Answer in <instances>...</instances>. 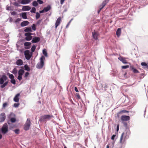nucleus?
I'll return each instance as SVG.
<instances>
[{
  "mask_svg": "<svg viewBox=\"0 0 148 148\" xmlns=\"http://www.w3.org/2000/svg\"><path fill=\"white\" fill-rule=\"evenodd\" d=\"M10 121L12 123H15L16 121V119L15 118H10Z\"/></svg>",
  "mask_w": 148,
  "mask_h": 148,
  "instance_id": "72a5a7b5",
  "label": "nucleus"
},
{
  "mask_svg": "<svg viewBox=\"0 0 148 148\" xmlns=\"http://www.w3.org/2000/svg\"><path fill=\"white\" fill-rule=\"evenodd\" d=\"M118 59L124 64L127 63V61L126 60V58H125L120 56L118 58Z\"/></svg>",
  "mask_w": 148,
  "mask_h": 148,
  "instance_id": "4468645a",
  "label": "nucleus"
},
{
  "mask_svg": "<svg viewBox=\"0 0 148 148\" xmlns=\"http://www.w3.org/2000/svg\"><path fill=\"white\" fill-rule=\"evenodd\" d=\"M51 116L49 115H45L41 116L40 118L39 121L42 122L44 121L46 119H49Z\"/></svg>",
  "mask_w": 148,
  "mask_h": 148,
  "instance_id": "39448f33",
  "label": "nucleus"
},
{
  "mask_svg": "<svg viewBox=\"0 0 148 148\" xmlns=\"http://www.w3.org/2000/svg\"><path fill=\"white\" fill-rule=\"evenodd\" d=\"M65 0H60V3H61V4H62L63 3H64V2Z\"/></svg>",
  "mask_w": 148,
  "mask_h": 148,
  "instance_id": "864d4df0",
  "label": "nucleus"
},
{
  "mask_svg": "<svg viewBox=\"0 0 148 148\" xmlns=\"http://www.w3.org/2000/svg\"><path fill=\"white\" fill-rule=\"evenodd\" d=\"M45 59V57L43 56H42L40 58V62L38 63L36 65V68L38 69H41L42 68L44 64V60Z\"/></svg>",
  "mask_w": 148,
  "mask_h": 148,
  "instance_id": "f03ea898",
  "label": "nucleus"
},
{
  "mask_svg": "<svg viewBox=\"0 0 148 148\" xmlns=\"http://www.w3.org/2000/svg\"><path fill=\"white\" fill-rule=\"evenodd\" d=\"M116 136V135H113L111 137V139L112 140H114V139L115 137Z\"/></svg>",
  "mask_w": 148,
  "mask_h": 148,
  "instance_id": "8fccbe9b",
  "label": "nucleus"
},
{
  "mask_svg": "<svg viewBox=\"0 0 148 148\" xmlns=\"http://www.w3.org/2000/svg\"><path fill=\"white\" fill-rule=\"evenodd\" d=\"M31 1V0H21V1L18 0V2L22 4H26L29 3Z\"/></svg>",
  "mask_w": 148,
  "mask_h": 148,
  "instance_id": "ddd939ff",
  "label": "nucleus"
},
{
  "mask_svg": "<svg viewBox=\"0 0 148 148\" xmlns=\"http://www.w3.org/2000/svg\"><path fill=\"white\" fill-rule=\"evenodd\" d=\"M73 20V18H72L71 19V20L69 21V22L67 24V25L66 27L67 28L69 25L71 21Z\"/></svg>",
  "mask_w": 148,
  "mask_h": 148,
  "instance_id": "a18cd8bd",
  "label": "nucleus"
},
{
  "mask_svg": "<svg viewBox=\"0 0 148 148\" xmlns=\"http://www.w3.org/2000/svg\"><path fill=\"white\" fill-rule=\"evenodd\" d=\"M51 9V6L49 5H48L47 7L44 8L43 9L45 12H47L50 10Z\"/></svg>",
  "mask_w": 148,
  "mask_h": 148,
  "instance_id": "393cba45",
  "label": "nucleus"
},
{
  "mask_svg": "<svg viewBox=\"0 0 148 148\" xmlns=\"http://www.w3.org/2000/svg\"><path fill=\"white\" fill-rule=\"evenodd\" d=\"M17 67H18V68H23V67H22V66H20V67L18 66Z\"/></svg>",
  "mask_w": 148,
  "mask_h": 148,
  "instance_id": "69168bd1",
  "label": "nucleus"
},
{
  "mask_svg": "<svg viewBox=\"0 0 148 148\" xmlns=\"http://www.w3.org/2000/svg\"><path fill=\"white\" fill-rule=\"evenodd\" d=\"M24 31L25 32H32V30L31 27H27L24 29Z\"/></svg>",
  "mask_w": 148,
  "mask_h": 148,
  "instance_id": "bb28decb",
  "label": "nucleus"
},
{
  "mask_svg": "<svg viewBox=\"0 0 148 148\" xmlns=\"http://www.w3.org/2000/svg\"><path fill=\"white\" fill-rule=\"evenodd\" d=\"M75 90L76 92H78V90L76 87H75Z\"/></svg>",
  "mask_w": 148,
  "mask_h": 148,
  "instance_id": "3c124183",
  "label": "nucleus"
},
{
  "mask_svg": "<svg viewBox=\"0 0 148 148\" xmlns=\"http://www.w3.org/2000/svg\"><path fill=\"white\" fill-rule=\"evenodd\" d=\"M121 114L119 113V112H118L117 114V116L118 118L119 117V114Z\"/></svg>",
  "mask_w": 148,
  "mask_h": 148,
  "instance_id": "13d9d810",
  "label": "nucleus"
},
{
  "mask_svg": "<svg viewBox=\"0 0 148 148\" xmlns=\"http://www.w3.org/2000/svg\"><path fill=\"white\" fill-rule=\"evenodd\" d=\"M129 111H127L125 110H122L121 111L119 112V113L121 114H122L123 113H128Z\"/></svg>",
  "mask_w": 148,
  "mask_h": 148,
  "instance_id": "c756f323",
  "label": "nucleus"
},
{
  "mask_svg": "<svg viewBox=\"0 0 148 148\" xmlns=\"http://www.w3.org/2000/svg\"><path fill=\"white\" fill-rule=\"evenodd\" d=\"M43 54L45 56H47V52L45 49H43L42 51Z\"/></svg>",
  "mask_w": 148,
  "mask_h": 148,
  "instance_id": "f704fd0d",
  "label": "nucleus"
},
{
  "mask_svg": "<svg viewBox=\"0 0 148 148\" xmlns=\"http://www.w3.org/2000/svg\"><path fill=\"white\" fill-rule=\"evenodd\" d=\"M31 122L30 119H27L25 124L24 125V129L25 130H29Z\"/></svg>",
  "mask_w": 148,
  "mask_h": 148,
  "instance_id": "7ed1b4c3",
  "label": "nucleus"
},
{
  "mask_svg": "<svg viewBox=\"0 0 148 148\" xmlns=\"http://www.w3.org/2000/svg\"><path fill=\"white\" fill-rule=\"evenodd\" d=\"M45 11L44 9L42 10H40L39 11V12L40 13H43Z\"/></svg>",
  "mask_w": 148,
  "mask_h": 148,
  "instance_id": "5fc2aeb1",
  "label": "nucleus"
},
{
  "mask_svg": "<svg viewBox=\"0 0 148 148\" xmlns=\"http://www.w3.org/2000/svg\"><path fill=\"white\" fill-rule=\"evenodd\" d=\"M29 23V22L27 21H24L21 23V25L22 27H24L27 25Z\"/></svg>",
  "mask_w": 148,
  "mask_h": 148,
  "instance_id": "5701e85b",
  "label": "nucleus"
},
{
  "mask_svg": "<svg viewBox=\"0 0 148 148\" xmlns=\"http://www.w3.org/2000/svg\"><path fill=\"white\" fill-rule=\"evenodd\" d=\"M141 64L143 66H145V68H146V67L147 66V64L145 62H143L141 63Z\"/></svg>",
  "mask_w": 148,
  "mask_h": 148,
  "instance_id": "e433bc0d",
  "label": "nucleus"
},
{
  "mask_svg": "<svg viewBox=\"0 0 148 148\" xmlns=\"http://www.w3.org/2000/svg\"><path fill=\"white\" fill-rule=\"evenodd\" d=\"M16 12H12V14L13 15H14L15 14Z\"/></svg>",
  "mask_w": 148,
  "mask_h": 148,
  "instance_id": "052dcab7",
  "label": "nucleus"
},
{
  "mask_svg": "<svg viewBox=\"0 0 148 148\" xmlns=\"http://www.w3.org/2000/svg\"><path fill=\"white\" fill-rule=\"evenodd\" d=\"M20 96V93H18L17 94L14 98V101L15 102H18L19 101V97Z\"/></svg>",
  "mask_w": 148,
  "mask_h": 148,
  "instance_id": "f3484780",
  "label": "nucleus"
},
{
  "mask_svg": "<svg viewBox=\"0 0 148 148\" xmlns=\"http://www.w3.org/2000/svg\"><path fill=\"white\" fill-rule=\"evenodd\" d=\"M109 0H105L102 3L101 5H100L99 7V10L98 11V13L100 12L101 10L106 5L107 3L108 2Z\"/></svg>",
  "mask_w": 148,
  "mask_h": 148,
  "instance_id": "6e6552de",
  "label": "nucleus"
},
{
  "mask_svg": "<svg viewBox=\"0 0 148 148\" xmlns=\"http://www.w3.org/2000/svg\"><path fill=\"white\" fill-rule=\"evenodd\" d=\"M17 72L18 70L16 68H14L12 71V73L14 74H15L17 73Z\"/></svg>",
  "mask_w": 148,
  "mask_h": 148,
  "instance_id": "c85d7f7f",
  "label": "nucleus"
},
{
  "mask_svg": "<svg viewBox=\"0 0 148 148\" xmlns=\"http://www.w3.org/2000/svg\"><path fill=\"white\" fill-rule=\"evenodd\" d=\"M126 138V136H124V133H123L121 134L120 139V143L121 144H123L125 142V139Z\"/></svg>",
  "mask_w": 148,
  "mask_h": 148,
  "instance_id": "9d476101",
  "label": "nucleus"
},
{
  "mask_svg": "<svg viewBox=\"0 0 148 148\" xmlns=\"http://www.w3.org/2000/svg\"><path fill=\"white\" fill-rule=\"evenodd\" d=\"M24 54L26 59L29 60L30 59L31 56L30 54V52L29 50H26L24 51Z\"/></svg>",
  "mask_w": 148,
  "mask_h": 148,
  "instance_id": "1a4fd4ad",
  "label": "nucleus"
},
{
  "mask_svg": "<svg viewBox=\"0 0 148 148\" xmlns=\"http://www.w3.org/2000/svg\"><path fill=\"white\" fill-rule=\"evenodd\" d=\"M126 74H127V73H126H126H125V74H124V75H126Z\"/></svg>",
  "mask_w": 148,
  "mask_h": 148,
  "instance_id": "338daca9",
  "label": "nucleus"
},
{
  "mask_svg": "<svg viewBox=\"0 0 148 148\" xmlns=\"http://www.w3.org/2000/svg\"><path fill=\"white\" fill-rule=\"evenodd\" d=\"M20 104L19 103H15L14 104V107L15 108H18L19 105Z\"/></svg>",
  "mask_w": 148,
  "mask_h": 148,
  "instance_id": "a19ab883",
  "label": "nucleus"
},
{
  "mask_svg": "<svg viewBox=\"0 0 148 148\" xmlns=\"http://www.w3.org/2000/svg\"><path fill=\"white\" fill-rule=\"evenodd\" d=\"M14 5L16 6H19V4L16 2H15L14 3Z\"/></svg>",
  "mask_w": 148,
  "mask_h": 148,
  "instance_id": "09e8293b",
  "label": "nucleus"
},
{
  "mask_svg": "<svg viewBox=\"0 0 148 148\" xmlns=\"http://www.w3.org/2000/svg\"><path fill=\"white\" fill-rule=\"evenodd\" d=\"M8 105V103H3V108H4L7 106Z\"/></svg>",
  "mask_w": 148,
  "mask_h": 148,
  "instance_id": "de8ad7c7",
  "label": "nucleus"
},
{
  "mask_svg": "<svg viewBox=\"0 0 148 148\" xmlns=\"http://www.w3.org/2000/svg\"><path fill=\"white\" fill-rule=\"evenodd\" d=\"M77 97H78V98L79 99L80 98V95L79 94H78V95H77Z\"/></svg>",
  "mask_w": 148,
  "mask_h": 148,
  "instance_id": "bf43d9fd",
  "label": "nucleus"
},
{
  "mask_svg": "<svg viewBox=\"0 0 148 148\" xmlns=\"http://www.w3.org/2000/svg\"><path fill=\"white\" fill-rule=\"evenodd\" d=\"M32 29L34 31H35L36 29V25L34 24H33L32 26Z\"/></svg>",
  "mask_w": 148,
  "mask_h": 148,
  "instance_id": "37998d69",
  "label": "nucleus"
},
{
  "mask_svg": "<svg viewBox=\"0 0 148 148\" xmlns=\"http://www.w3.org/2000/svg\"><path fill=\"white\" fill-rule=\"evenodd\" d=\"M29 75V73L28 72H26L25 73V75L24 76V77L25 78H26L28 77V76Z\"/></svg>",
  "mask_w": 148,
  "mask_h": 148,
  "instance_id": "c03bdc74",
  "label": "nucleus"
},
{
  "mask_svg": "<svg viewBox=\"0 0 148 148\" xmlns=\"http://www.w3.org/2000/svg\"><path fill=\"white\" fill-rule=\"evenodd\" d=\"M24 68L25 70L27 71H29L30 69L29 67L28 66L27 64H25L24 66Z\"/></svg>",
  "mask_w": 148,
  "mask_h": 148,
  "instance_id": "cd10ccee",
  "label": "nucleus"
},
{
  "mask_svg": "<svg viewBox=\"0 0 148 148\" xmlns=\"http://www.w3.org/2000/svg\"><path fill=\"white\" fill-rule=\"evenodd\" d=\"M40 40V38L39 37H35L33 38L31 42L32 43H37Z\"/></svg>",
  "mask_w": 148,
  "mask_h": 148,
  "instance_id": "2eb2a0df",
  "label": "nucleus"
},
{
  "mask_svg": "<svg viewBox=\"0 0 148 148\" xmlns=\"http://www.w3.org/2000/svg\"><path fill=\"white\" fill-rule=\"evenodd\" d=\"M8 125L6 123H5L3 125L2 129L1 131L3 134L6 133L8 131Z\"/></svg>",
  "mask_w": 148,
  "mask_h": 148,
  "instance_id": "423d86ee",
  "label": "nucleus"
},
{
  "mask_svg": "<svg viewBox=\"0 0 148 148\" xmlns=\"http://www.w3.org/2000/svg\"><path fill=\"white\" fill-rule=\"evenodd\" d=\"M119 129V125H118L117 126V129L116 130L117 131H118Z\"/></svg>",
  "mask_w": 148,
  "mask_h": 148,
  "instance_id": "6e6d98bb",
  "label": "nucleus"
},
{
  "mask_svg": "<svg viewBox=\"0 0 148 148\" xmlns=\"http://www.w3.org/2000/svg\"><path fill=\"white\" fill-rule=\"evenodd\" d=\"M32 35V33L30 32H27L24 34L26 36L25 39L26 40L29 41L31 40L32 38V37L31 36Z\"/></svg>",
  "mask_w": 148,
  "mask_h": 148,
  "instance_id": "20e7f679",
  "label": "nucleus"
},
{
  "mask_svg": "<svg viewBox=\"0 0 148 148\" xmlns=\"http://www.w3.org/2000/svg\"><path fill=\"white\" fill-rule=\"evenodd\" d=\"M6 118V116L5 114L3 112L0 114V122H3L5 120Z\"/></svg>",
  "mask_w": 148,
  "mask_h": 148,
  "instance_id": "9b49d317",
  "label": "nucleus"
},
{
  "mask_svg": "<svg viewBox=\"0 0 148 148\" xmlns=\"http://www.w3.org/2000/svg\"><path fill=\"white\" fill-rule=\"evenodd\" d=\"M36 47L35 45H33L31 48V50L32 52H34L35 50Z\"/></svg>",
  "mask_w": 148,
  "mask_h": 148,
  "instance_id": "c9c22d12",
  "label": "nucleus"
},
{
  "mask_svg": "<svg viewBox=\"0 0 148 148\" xmlns=\"http://www.w3.org/2000/svg\"><path fill=\"white\" fill-rule=\"evenodd\" d=\"M15 115L13 113H11L10 114V116H15Z\"/></svg>",
  "mask_w": 148,
  "mask_h": 148,
  "instance_id": "4d7b16f0",
  "label": "nucleus"
},
{
  "mask_svg": "<svg viewBox=\"0 0 148 148\" xmlns=\"http://www.w3.org/2000/svg\"><path fill=\"white\" fill-rule=\"evenodd\" d=\"M38 2L37 1H34L32 3V5L33 6L36 7L38 5Z\"/></svg>",
  "mask_w": 148,
  "mask_h": 148,
  "instance_id": "7c9ffc66",
  "label": "nucleus"
},
{
  "mask_svg": "<svg viewBox=\"0 0 148 148\" xmlns=\"http://www.w3.org/2000/svg\"><path fill=\"white\" fill-rule=\"evenodd\" d=\"M21 21V19L20 18H18L16 20V22H18Z\"/></svg>",
  "mask_w": 148,
  "mask_h": 148,
  "instance_id": "603ef678",
  "label": "nucleus"
},
{
  "mask_svg": "<svg viewBox=\"0 0 148 148\" xmlns=\"http://www.w3.org/2000/svg\"><path fill=\"white\" fill-rule=\"evenodd\" d=\"M8 79V77L5 75H2L0 78V84L1 85L0 87L1 88H3L8 85V81H6L4 83V81Z\"/></svg>",
  "mask_w": 148,
  "mask_h": 148,
  "instance_id": "f257e3e1",
  "label": "nucleus"
},
{
  "mask_svg": "<svg viewBox=\"0 0 148 148\" xmlns=\"http://www.w3.org/2000/svg\"><path fill=\"white\" fill-rule=\"evenodd\" d=\"M31 43L30 42H26L24 43V45L25 46V49H29L30 48Z\"/></svg>",
  "mask_w": 148,
  "mask_h": 148,
  "instance_id": "dca6fc26",
  "label": "nucleus"
},
{
  "mask_svg": "<svg viewBox=\"0 0 148 148\" xmlns=\"http://www.w3.org/2000/svg\"><path fill=\"white\" fill-rule=\"evenodd\" d=\"M130 69L134 73H139V72L137 69L135 68L133 66H131Z\"/></svg>",
  "mask_w": 148,
  "mask_h": 148,
  "instance_id": "6ab92c4d",
  "label": "nucleus"
},
{
  "mask_svg": "<svg viewBox=\"0 0 148 148\" xmlns=\"http://www.w3.org/2000/svg\"><path fill=\"white\" fill-rule=\"evenodd\" d=\"M30 12L32 13H35L36 12V9L35 8L33 7L32 8Z\"/></svg>",
  "mask_w": 148,
  "mask_h": 148,
  "instance_id": "473e14b6",
  "label": "nucleus"
},
{
  "mask_svg": "<svg viewBox=\"0 0 148 148\" xmlns=\"http://www.w3.org/2000/svg\"><path fill=\"white\" fill-rule=\"evenodd\" d=\"M10 82L11 83H12L14 84H16V81L14 79H11Z\"/></svg>",
  "mask_w": 148,
  "mask_h": 148,
  "instance_id": "79ce46f5",
  "label": "nucleus"
},
{
  "mask_svg": "<svg viewBox=\"0 0 148 148\" xmlns=\"http://www.w3.org/2000/svg\"><path fill=\"white\" fill-rule=\"evenodd\" d=\"M25 72L22 69H20L18 72V76L17 79L21 81L22 79V76Z\"/></svg>",
  "mask_w": 148,
  "mask_h": 148,
  "instance_id": "0eeeda50",
  "label": "nucleus"
},
{
  "mask_svg": "<svg viewBox=\"0 0 148 148\" xmlns=\"http://www.w3.org/2000/svg\"><path fill=\"white\" fill-rule=\"evenodd\" d=\"M61 21L60 17H59L57 19L55 23V27L56 28L60 24Z\"/></svg>",
  "mask_w": 148,
  "mask_h": 148,
  "instance_id": "a211bd4d",
  "label": "nucleus"
},
{
  "mask_svg": "<svg viewBox=\"0 0 148 148\" xmlns=\"http://www.w3.org/2000/svg\"><path fill=\"white\" fill-rule=\"evenodd\" d=\"M121 119L122 121H127L130 120V117L127 116L123 115L121 116Z\"/></svg>",
  "mask_w": 148,
  "mask_h": 148,
  "instance_id": "f8f14e48",
  "label": "nucleus"
},
{
  "mask_svg": "<svg viewBox=\"0 0 148 148\" xmlns=\"http://www.w3.org/2000/svg\"><path fill=\"white\" fill-rule=\"evenodd\" d=\"M146 68H147V69H148V64H147V66L146 67Z\"/></svg>",
  "mask_w": 148,
  "mask_h": 148,
  "instance_id": "0e129e2a",
  "label": "nucleus"
},
{
  "mask_svg": "<svg viewBox=\"0 0 148 148\" xmlns=\"http://www.w3.org/2000/svg\"><path fill=\"white\" fill-rule=\"evenodd\" d=\"M9 77L11 79H14V76L12 74H9Z\"/></svg>",
  "mask_w": 148,
  "mask_h": 148,
  "instance_id": "ea45409f",
  "label": "nucleus"
},
{
  "mask_svg": "<svg viewBox=\"0 0 148 148\" xmlns=\"http://www.w3.org/2000/svg\"><path fill=\"white\" fill-rule=\"evenodd\" d=\"M20 15L21 16L22 18L24 19H27V14L26 12H22L20 14Z\"/></svg>",
  "mask_w": 148,
  "mask_h": 148,
  "instance_id": "412c9836",
  "label": "nucleus"
},
{
  "mask_svg": "<svg viewBox=\"0 0 148 148\" xmlns=\"http://www.w3.org/2000/svg\"><path fill=\"white\" fill-rule=\"evenodd\" d=\"M129 67V65L123 66H121V68L122 69H125L128 68Z\"/></svg>",
  "mask_w": 148,
  "mask_h": 148,
  "instance_id": "4c0bfd02",
  "label": "nucleus"
},
{
  "mask_svg": "<svg viewBox=\"0 0 148 148\" xmlns=\"http://www.w3.org/2000/svg\"><path fill=\"white\" fill-rule=\"evenodd\" d=\"M40 16V14L38 12H37L36 13V19H38Z\"/></svg>",
  "mask_w": 148,
  "mask_h": 148,
  "instance_id": "2f4dec72",
  "label": "nucleus"
},
{
  "mask_svg": "<svg viewBox=\"0 0 148 148\" xmlns=\"http://www.w3.org/2000/svg\"><path fill=\"white\" fill-rule=\"evenodd\" d=\"M31 9V8L28 6H23L22 10L23 11H29Z\"/></svg>",
  "mask_w": 148,
  "mask_h": 148,
  "instance_id": "4be33fe9",
  "label": "nucleus"
},
{
  "mask_svg": "<svg viewBox=\"0 0 148 148\" xmlns=\"http://www.w3.org/2000/svg\"><path fill=\"white\" fill-rule=\"evenodd\" d=\"M14 131L16 134H19L20 133V130L19 129H16L14 130Z\"/></svg>",
  "mask_w": 148,
  "mask_h": 148,
  "instance_id": "58836bf2",
  "label": "nucleus"
},
{
  "mask_svg": "<svg viewBox=\"0 0 148 148\" xmlns=\"http://www.w3.org/2000/svg\"><path fill=\"white\" fill-rule=\"evenodd\" d=\"M23 62L21 59H19L17 60L16 62V64L17 65L21 66L23 64Z\"/></svg>",
  "mask_w": 148,
  "mask_h": 148,
  "instance_id": "aec40b11",
  "label": "nucleus"
},
{
  "mask_svg": "<svg viewBox=\"0 0 148 148\" xmlns=\"http://www.w3.org/2000/svg\"><path fill=\"white\" fill-rule=\"evenodd\" d=\"M37 2H38V3L39 4H42L43 3V1L41 0H37Z\"/></svg>",
  "mask_w": 148,
  "mask_h": 148,
  "instance_id": "49530a36",
  "label": "nucleus"
},
{
  "mask_svg": "<svg viewBox=\"0 0 148 148\" xmlns=\"http://www.w3.org/2000/svg\"><path fill=\"white\" fill-rule=\"evenodd\" d=\"M64 148H67V147H66V146H65L64 147Z\"/></svg>",
  "mask_w": 148,
  "mask_h": 148,
  "instance_id": "774afa93",
  "label": "nucleus"
},
{
  "mask_svg": "<svg viewBox=\"0 0 148 148\" xmlns=\"http://www.w3.org/2000/svg\"><path fill=\"white\" fill-rule=\"evenodd\" d=\"M2 138V135L0 134V139H1Z\"/></svg>",
  "mask_w": 148,
  "mask_h": 148,
  "instance_id": "680f3d73",
  "label": "nucleus"
},
{
  "mask_svg": "<svg viewBox=\"0 0 148 148\" xmlns=\"http://www.w3.org/2000/svg\"><path fill=\"white\" fill-rule=\"evenodd\" d=\"M106 147L107 148H109V146L108 145H107Z\"/></svg>",
  "mask_w": 148,
  "mask_h": 148,
  "instance_id": "e2e57ef3",
  "label": "nucleus"
},
{
  "mask_svg": "<svg viewBox=\"0 0 148 148\" xmlns=\"http://www.w3.org/2000/svg\"><path fill=\"white\" fill-rule=\"evenodd\" d=\"M92 35L93 38L95 39H97V38L98 35L97 33L95 32H93L92 33Z\"/></svg>",
  "mask_w": 148,
  "mask_h": 148,
  "instance_id": "a878e982",
  "label": "nucleus"
},
{
  "mask_svg": "<svg viewBox=\"0 0 148 148\" xmlns=\"http://www.w3.org/2000/svg\"><path fill=\"white\" fill-rule=\"evenodd\" d=\"M121 33V29L120 28H119L116 31V34L118 37H119Z\"/></svg>",
  "mask_w": 148,
  "mask_h": 148,
  "instance_id": "b1692460",
  "label": "nucleus"
}]
</instances>
